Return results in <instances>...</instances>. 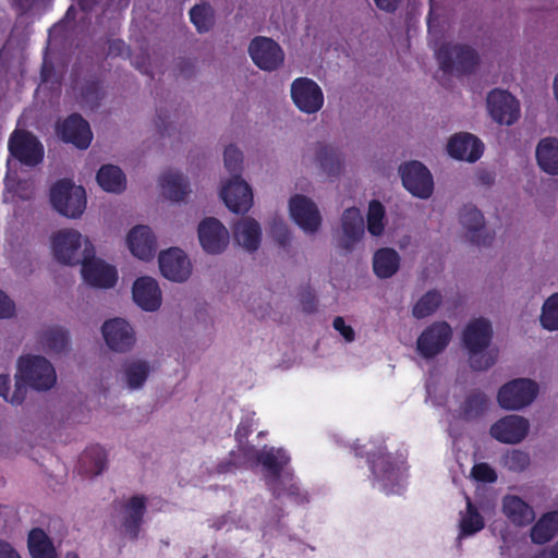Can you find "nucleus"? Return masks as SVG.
I'll use <instances>...</instances> for the list:
<instances>
[{
    "label": "nucleus",
    "instance_id": "nucleus-1",
    "mask_svg": "<svg viewBox=\"0 0 558 558\" xmlns=\"http://www.w3.org/2000/svg\"><path fill=\"white\" fill-rule=\"evenodd\" d=\"M492 323L483 317L471 319L462 331V343L468 362L474 371H486L496 362V353L489 349L493 340Z\"/></svg>",
    "mask_w": 558,
    "mask_h": 558
},
{
    "label": "nucleus",
    "instance_id": "nucleus-2",
    "mask_svg": "<svg viewBox=\"0 0 558 558\" xmlns=\"http://www.w3.org/2000/svg\"><path fill=\"white\" fill-rule=\"evenodd\" d=\"M52 258L64 266L80 265L95 255V246L87 235L74 228H62L49 236Z\"/></svg>",
    "mask_w": 558,
    "mask_h": 558
},
{
    "label": "nucleus",
    "instance_id": "nucleus-3",
    "mask_svg": "<svg viewBox=\"0 0 558 558\" xmlns=\"http://www.w3.org/2000/svg\"><path fill=\"white\" fill-rule=\"evenodd\" d=\"M15 378L37 391H47L57 383L52 363L41 355H25L17 361Z\"/></svg>",
    "mask_w": 558,
    "mask_h": 558
},
{
    "label": "nucleus",
    "instance_id": "nucleus-4",
    "mask_svg": "<svg viewBox=\"0 0 558 558\" xmlns=\"http://www.w3.org/2000/svg\"><path fill=\"white\" fill-rule=\"evenodd\" d=\"M50 203L61 216L78 219L87 206L85 189L71 180H59L50 189Z\"/></svg>",
    "mask_w": 558,
    "mask_h": 558
},
{
    "label": "nucleus",
    "instance_id": "nucleus-5",
    "mask_svg": "<svg viewBox=\"0 0 558 558\" xmlns=\"http://www.w3.org/2000/svg\"><path fill=\"white\" fill-rule=\"evenodd\" d=\"M539 392L538 384L530 378H515L504 384L497 392L498 405L507 411H520L530 407Z\"/></svg>",
    "mask_w": 558,
    "mask_h": 558
},
{
    "label": "nucleus",
    "instance_id": "nucleus-6",
    "mask_svg": "<svg viewBox=\"0 0 558 558\" xmlns=\"http://www.w3.org/2000/svg\"><path fill=\"white\" fill-rule=\"evenodd\" d=\"M244 462L253 463L259 462L267 470L268 485L271 487L275 494L278 496L281 494L279 485L289 480L288 474L281 472L284 465L289 462V457L281 449L265 448L262 452H258L253 447H246L242 449Z\"/></svg>",
    "mask_w": 558,
    "mask_h": 558
},
{
    "label": "nucleus",
    "instance_id": "nucleus-7",
    "mask_svg": "<svg viewBox=\"0 0 558 558\" xmlns=\"http://www.w3.org/2000/svg\"><path fill=\"white\" fill-rule=\"evenodd\" d=\"M364 236L365 221L360 209L354 206L345 208L339 218V227L333 233L336 247L341 253H352Z\"/></svg>",
    "mask_w": 558,
    "mask_h": 558
},
{
    "label": "nucleus",
    "instance_id": "nucleus-8",
    "mask_svg": "<svg viewBox=\"0 0 558 558\" xmlns=\"http://www.w3.org/2000/svg\"><path fill=\"white\" fill-rule=\"evenodd\" d=\"M100 331L106 345L114 353H129L136 347L135 327L126 318L113 317L106 319Z\"/></svg>",
    "mask_w": 558,
    "mask_h": 558
},
{
    "label": "nucleus",
    "instance_id": "nucleus-9",
    "mask_svg": "<svg viewBox=\"0 0 558 558\" xmlns=\"http://www.w3.org/2000/svg\"><path fill=\"white\" fill-rule=\"evenodd\" d=\"M154 372L151 361L141 356H130L121 363L116 379L122 389L137 392L146 387Z\"/></svg>",
    "mask_w": 558,
    "mask_h": 558
},
{
    "label": "nucleus",
    "instance_id": "nucleus-10",
    "mask_svg": "<svg viewBox=\"0 0 558 558\" xmlns=\"http://www.w3.org/2000/svg\"><path fill=\"white\" fill-rule=\"evenodd\" d=\"M304 158L313 161L318 171L335 181L344 172V156L339 148L325 142H316L308 149Z\"/></svg>",
    "mask_w": 558,
    "mask_h": 558
},
{
    "label": "nucleus",
    "instance_id": "nucleus-11",
    "mask_svg": "<svg viewBox=\"0 0 558 558\" xmlns=\"http://www.w3.org/2000/svg\"><path fill=\"white\" fill-rule=\"evenodd\" d=\"M290 96L295 108L304 114H316L325 102L322 87L312 78L298 77L290 85Z\"/></svg>",
    "mask_w": 558,
    "mask_h": 558
},
{
    "label": "nucleus",
    "instance_id": "nucleus-12",
    "mask_svg": "<svg viewBox=\"0 0 558 558\" xmlns=\"http://www.w3.org/2000/svg\"><path fill=\"white\" fill-rule=\"evenodd\" d=\"M247 52L252 62L265 72L279 70L286 59L281 46L272 38L265 36L254 37L248 44Z\"/></svg>",
    "mask_w": 558,
    "mask_h": 558
},
{
    "label": "nucleus",
    "instance_id": "nucleus-13",
    "mask_svg": "<svg viewBox=\"0 0 558 558\" xmlns=\"http://www.w3.org/2000/svg\"><path fill=\"white\" fill-rule=\"evenodd\" d=\"M402 185L414 197L428 199L434 193V179L421 161H409L399 167Z\"/></svg>",
    "mask_w": 558,
    "mask_h": 558
},
{
    "label": "nucleus",
    "instance_id": "nucleus-14",
    "mask_svg": "<svg viewBox=\"0 0 558 558\" xmlns=\"http://www.w3.org/2000/svg\"><path fill=\"white\" fill-rule=\"evenodd\" d=\"M289 214L300 229L306 234H316L323 223V217L317 204L308 196L295 194L290 197Z\"/></svg>",
    "mask_w": 558,
    "mask_h": 558
},
{
    "label": "nucleus",
    "instance_id": "nucleus-15",
    "mask_svg": "<svg viewBox=\"0 0 558 558\" xmlns=\"http://www.w3.org/2000/svg\"><path fill=\"white\" fill-rule=\"evenodd\" d=\"M219 195L227 208L235 214H245L253 206V190L241 175L222 180Z\"/></svg>",
    "mask_w": 558,
    "mask_h": 558
},
{
    "label": "nucleus",
    "instance_id": "nucleus-16",
    "mask_svg": "<svg viewBox=\"0 0 558 558\" xmlns=\"http://www.w3.org/2000/svg\"><path fill=\"white\" fill-rule=\"evenodd\" d=\"M452 335V328L447 322H434L418 336L416 350L423 357L432 359L445 351Z\"/></svg>",
    "mask_w": 558,
    "mask_h": 558
},
{
    "label": "nucleus",
    "instance_id": "nucleus-17",
    "mask_svg": "<svg viewBox=\"0 0 558 558\" xmlns=\"http://www.w3.org/2000/svg\"><path fill=\"white\" fill-rule=\"evenodd\" d=\"M530 429L531 424L526 417L508 414L490 425L489 435L500 444L517 445L527 437Z\"/></svg>",
    "mask_w": 558,
    "mask_h": 558
},
{
    "label": "nucleus",
    "instance_id": "nucleus-18",
    "mask_svg": "<svg viewBox=\"0 0 558 558\" xmlns=\"http://www.w3.org/2000/svg\"><path fill=\"white\" fill-rule=\"evenodd\" d=\"M125 245L133 257L149 262L158 251V240L154 230L146 225L132 227L125 234Z\"/></svg>",
    "mask_w": 558,
    "mask_h": 558
},
{
    "label": "nucleus",
    "instance_id": "nucleus-19",
    "mask_svg": "<svg viewBox=\"0 0 558 558\" xmlns=\"http://www.w3.org/2000/svg\"><path fill=\"white\" fill-rule=\"evenodd\" d=\"M486 107L490 118L499 124L511 125L520 117L519 101L504 89L496 88L489 92Z\"/></svg>",
    "mask_w": 558,
    "mask_h": 558
},
{
    "label": "nucleus",
    "instance_id": "nucleus-20",
    "mask_svg": "<svg viewBox=\"0 0 558 558\" xmlns=\"http://www.w3.org/2000/svg\"><path fill=\"white\" fill-rule=\"evenodd\" d=\"M197 235L202 248L213 255L225 252L230 242L228 229L214 217L204 218L198 223Z\"/></svg>",
    "mask_w": 558,
    "mask_h": 558
},
{
    "label": "nucleus",
    "instance_id": "nucleus-21",
    "mask_svg": "<svg viewBox=\"0 0 558 558\" xmlns=\"http://www.w3.org/2000/svg\"><path fill=\"white\" fill-rule=\"evenodd\" d=\"M161 275L173 282H184L192 275V263L184 251L170 247L161 251L158 256Z\"/></svg>",
    "mask_w": 558,
    "mask_h": 558
},
{
    "label": "nucleus",
    "instance_id": "nucleus-22",
    "mask_svg": "<svg viewBox=\"0 0 558 558\" xmlns=\"http://www.w3.org/2000/svg\"><path fill=\"white\" fill-rule=\"evenodd\" d=\"M441 66L448 71L470 72L478 64L476 51L464 45H449L438 51Z\"/></svg>",
    "mask_w": 558,
    "mask_h": 558
},
{
    "label": "nucleus",
    "instance_id": "nucleus-23",
    "mask_svg": "<svg viewBox=\"0 0 558 558\" xmlns=\"http://www.w3.org/2000/svg\"><path fill=\"white\" fill-rule=\"evenodd\" d=\"M9 149L21 162L35 166L43 160L44 148L29 132L16 130L10 137Z\"/></svg>",
    "mask_w": 558,
    "mask_h": 558
},
{
    "label": "nucleus",
    "instance_id": "nucleus-24",
    "mask_svg": "<svg viewBox=\"0 0 558 558\" xmlns=\"http://www.w3.org/2000/svg\"><path fill=\"white\" fill-rule=\"evenodd\" d=\"M81 265L82 277L92 287L109 289L118 280L116 268L102 259L96 258L95 255L90 258H85Z\"/></svg>",
    "mask_w": 558,
    "mask_h": 558
},
{
    "label": "nucleus",
    "instance_id": "nucleus-25",
    "mask_svg": "<svg viewBox=\"0 0 558 558\" xmlns=\"http://www.w3.org/2000/svg\"><path fill=\"white\" fill-rule=\"evenodd\" d=\"M134 303L145 312H156L162 304V292L158 281L149 276L137 278L132 286Z\"/></svg>",
    "mask_w": 558,
    "mask_h": 558
},
{
    "label": "nucleus",
    "instance_id": "nucleus-26",
    "mask_svg": "<svg viewBox=\"0 0 558 558\" xmlns=\"http://www.w3.org/2000/svg\"><path fill=\"white\" fill-rule=\"evenodd\" d=\"M465 236L477 245H486L492 241V234L486 227L485 218L473 205H465L459 215Z\"/></svg>",
    "mask_w": 558,
    "mask_h": 558
},
{
    "label": "nucleus",
    "instance_id": "nucleus-27",
    "mask_svg": "<svg viewBox=\"0 0 558 558\" xmlns=\"http://www.w3.org/2000/svg\"><path fill=\"white\" fill-rule=\"evenodd\" d=\"M483 150V143L471 133H457L447 143V151L450 157L471 163L482 157Z\"/></svg>",
    "mask_w": 558,
    "mask_h": 558
},
{
    "label": "nucleus",
    "instance_id": "nucleus-28",
    "mask_svg": "<svg viewBox=\"0 0 558 558\" xmlns=\"http://www.w3.org/2000/svg\"><path fill=\"white\" fill-rule=\"evenodd\" d=\"M59 136L80 149H86L92 142L93 133L89 124L78 114H71L58 125Z\"/></svg>",
    "mask_w": 558,
    "mask_h": 558
},
{
    "label": "nucleus",
    "instance_id": "nucleus-29",
    "mask_svg": "<svg viewBox=\"0 0 558 558\" xmlns=\"http://www.w3.org/2000/svg\"><path fill=\"white\" fill-rule=\"evenodd\" d=\"M161 194L173 203H182L192 193L189 178L177 170L165 171L158 180Z\"/></svg>",
    "mask_w": 558,
    "mask_h": 558
},
{
    "label": "nucleus",
    "instance_id": "nucleus-30",
    "mask_svg": "<svg viewBox=\"0 0 558 558\" xmlns=\"http://www.w3.org/2000/svg\"><path fill=\"white\" fill-rule=\"evenodd\" d=\"M505 517L517 526H525L535 519L533 508L517 495H506L501 500Z\"/></svg>",
    "mask_w": 558,
    "mask_h": 558
},
{
    "label": "nucleus",
    "instance_id": "nucleus-31",
    "mask_svg": "<svg viewBox=\"0 0 558 558\" xmlns=\"http://www.w3.org/2000/svg\"><path fill=\"white\" fill-rule=\"evenodd\" d=\"M235 242L248 252H254L259 247L262 240L260 225L251 217L239 220L234 226Z\"/></svg>",
    "mask_w": 558,
    "mask_h": 558
},
{
    "label": "nucleus",
    "instance_id": "nucleus-32",
    "mask_svg": "<svg viewBox=\"0 0 558 558\" xmlns=\"http://www.w3.org/2000/svg\"><path fill=\"white\" fill-rule=\"evenodd\" d=\"M401 264L400 254L391 247H381L374 252L372 267L379 279H388L395 276Z\"/></svg>",
    "mask_w": 558,
    "mask_h": 558
},
{
    "label": "nucleus",
    "instance_id": "nucleus-33",
    "mask_svg": "<svg viewBox=\"0 0 558 558\" xmlns=\"http://www.w3.org/2000/svg\"><path fill=\"white\" fill-rule=\"evenodd\" d=\"M96 180L99 186L108 193L121 194L126 190V177L122 169L114 165L100 167Z\"/></svg>",
    "mask_w": 558,
    "mask_h": 558
},
{
    "label": "nucleus",
    "instance_id": "nucleus-34",
    "mask_svg": "<svg viewBox=\"0 0 558 558\" xmlns=\"http://www.w3.org/2000/svg\"><path fill=\"white\" fill-rule=\"evenodd\" d=\"M536 160L544 172L558 175V140L543 138L536 147Z\"/></svg>",
    "mask_w": 558,
    "mask_h": 558
},
{
    "label": "nucleus",
    "instance_id": "nucleus-35",
    "mask_svg": "<svg viewBox=\"0 0 558 558\" xmlns=\"http://www.w3.org/2000/svg\"><path fill=\"white\" fill-rule=\"evenodd\" d=\"M365 221V232L374 239H380L386 234L388 218L385 206L376 199L368 203Z\"/></svg>",
    "mask_w": 558,
    "mask_h": 558
},
{
    "label": "nucleus",
    "instance_id": "nucleus-36",
    "mask_svg": "<svg viewBox=\"0 0 558 558\" xmlns=\"http://www.w3.org/2000/svg\"><path fill=\"white\" fill-rule=\"evenodd\" d=\"M39 343L48 352L63 353L70 348V336L63 327L52 326L39 333Z\"/></svg>",
    "mask_w": 558,
    "mask_h": 558
},
{
    "label": "nucleus",
    "instance_id": "nucleus-37",
    "mask_svg": "<svg viewBox=\"0 0 558 558\" xmlns=\"http://www.w3.org/2000/svg\"><path fill=\"white\" fill-rule=\"evenodd\" d=\"M558 533V511L545 513L531 529V539L535 544H545Z\"/></svg>",
    "mask_w": 558,
    "mask_h": 558
},
{
    "label": "nucleus",
    "instance_id": "nucleus-38",
    "mask_svg": "<svg viewBox=\"0 0 558 558\" xmlns=\"http://www.w3.org/2000/svg\"><path fill=\"white\" fill-rule=\"evenodd\" d=\"M466 509L464 512L460 513V521H459V538H462L464 536L473 535L481 530H483L485 523L484 519L476 509V507L472 504L471 499L466 496Z\"/></svg>",
    "mask_w": 558,
    "mask_h": 558
},
{
    "label": "nucleus",
    "instance_id": "nucleus-39",
    "mask_svg": "<svg viewBox=\"0 0 558 558\" xmlns=\"http://www.w3.org/2000/svg\"><path fill=\"white\" fill-rule=\"evenodd\" d=\"M28 548L33 558H57L56 548L49 536L40 529L28 535Z\"/></svg>",
    "mask_w": 558,
    "mask_h": 558
},
{
    "label": "nucleus",
    "instance_id": "nucleus-40",
    "mask_svg": "<svg viewBox=\"0 0 558 558\" xmlns=\"http://www.w3.org/2000/svg\"><path fill=\"white\" fill-rule=\"evenodd\" d=\"M145 511V500L142 497L135 496L131 498L123 510V525L125 531L135 537L137 527L142 521Z\"/></svg>",
    "mask_w": 558,
    "mask_h": 558
},
{
    "label": "nucleus",
    "instance_id": "nucleus-41",
    "mask_svg": "<svg viewBox=\"0 0 558 558\" xmlns=\"http://www.w3.org/2000/svg\"><path fill=\"white\" fill-rule=\"evenodd\" d=\"M490 400L482 391L471 392L464 400L461 413L464 418L472 420L484 415L489 409Z\"/></svg>",
    "mask_w": 558,
    "mask_h": 558
},
{
    "label": "nucleus",
    "instance_id": "nucleus-42",
    "mask_svg": "<svg viewBox=\"0 0 558 558\" xmlns=\"http://www.w3.org/2000/svg\"><path fill=\"white\" fill-rule=\"evenodd\" d=\"M441 302L442 295L439 291H427L412 307V315L417 319L428 317L437 311Z\"/></svg>",
    "mask_w": 558,
    "mask_h": 558
},
{
    "label": "nucleus",
    "instance_id": "nucleus-43",
    "mask_svg": "<svg viewBox=\"0 0 558 558\" xmlns=\"http://www.w3.org/2000/svg\"><path fill=\"white\" fill-rule=\"evenodd\" d=\"M539 324L547 331H558V292L553 293L544 301Z\"/></svg>",
    "mask_w": 558,
    "mask_h": 558
},
{
    "label": "nucleus",
    "instance_id": "nucleus-44",
    "mask_svg": "<svg viewBox=\"0 0 558 558\" xmlns=\"http://www.w3.org/2000/svg\"><path fill=\"white\" fill-rule=\"evenodd\" d=\"M81 463L86 473L99 475L106 468L107 453L100 447L90 448L83 453Z\"/></svg>",
    "mask_w": 558,
    "mask_h": 558
},
{
    "label": "nucleus",
    "instance_id": "nucleus-45",
    "mask_svg": "<svg viewBox=\"0 0 558 558\" xmlns=\"http://www.w3.org/2000/svg\"><path fill=\"white\" fill-rule=\"evenodd\" d=\"M190 19L199 33L208 32L214 25V10L208 3L195 4L190 10Z\"/></svg>",
    "mask_w": 558,
    "mask_h": 558
},
{
    "label": "nucleus",
    "instance_id": "nucleus-46",
    "mask_svg": "<svg viewBox=\"0 0 558 558\" xmlns=\"http://www.w3.org/2000/svg\"><path fill=\"white\" fill-rule=\"evenodd\" d=\"M15 379L14 389L12 390L9 375H0V397L12 404H21L26 396V387L23 386L20 379Z\"/></svg>",
    "mask_w": 558,
    "mask_h": 558
},
{
    "label": "nucleus",
    "instance_id": "nucleus-47",
    "mask_svg": "<svg viewBox=\"0 0 558 558\" xmlns=\"http://www.w3.org/2000/svg\"><path fill=\"white\" fill-rule=\"evenodd\" d=\"M504 468L511 472H523L531 463L530 454L520 449L508 450L500 459Z\"/></svg>",
    "mask_w": 558,
    "mask_h": 558
},
{
    "label": "nucleus",
    "instance_id": "nucleus-48",
    "mask_svg": "<svg viewBox=\"0 0 558 558\" xmlns=\"http://www.w3.org/2000/svg\"><path fill=\"white\" fill-rule=\"evenodd\" d=\"M372 469L375 475L384 482L385 486L399 481L401 477L400 469L392 468L387 457H380L373 461Z\"/></svg>",
    "mask_w": 558,
    "mask_h": 558
},
{
    "label": "nucleus",
    "instance_id": "nucleus-49",
    "mask_svg": "<svg viewBox=\"0 0 558 558\" xmlns=\"http://www.w3.org/2000/svg\"><path fill=\"white\" fill-rule=\"evenodd\" d=\"M223 163L227 171L233 175H241L243 165V154L234 145H229L223 151Z\"/></svg>",
    "mask_w": 558,
    "mask_h": 558
},
{
    "label": "nucleus",
    "instance_id": "nucleus-50",
    "mask_svg": "<svg viewBox=\"0 0 558 558\" xmlns=\"http://www.w3.org/2000/svg\"><path fill=\"white\" fill-rule=\"evenodd\" d=\"M471 477L477 482L494 483L497 481V473L488 463L481 462L471 469Z\"/></svg>",
    "mask_w": 558,
    "mask_h": 558
},
{
    "label": "nucleus",
    "instance_id": "nucleus-51",
    "mask_svg": "<svg viewBox=\"0 0 558 558\" xmlns=\"http://www.w3.org/2000/svg\"><path fill=\"white\" fill-rule=\"evenodd\" d=\"M16 314L14 301L0 290V319H10Z\"/></svg>",
    "mask_w": 558,
    "mask_h": 558
},
{
    "label": "nucleus",
    "instance_id": "nucleus-52",
    "mask_svg": "<svg viewBox=\"0 0 558 558\" xmlns=\"http://www.w3.org/2000/svg\"><path fill=\"white\" fill-rule=\"evenodd\" d=\"M271 234L280 245H286L289 242L290 234L288 227L281 220L274 221L271 226Z\"/></svg>",
    "mask_w": 558,
    "mask_h": 558
},
{
    "label": "nucleus",
    "instance_id": "nucleus-53",
    "mask_svg": "<svg viewBox=\"0 0 558 558\" xmlns=\"http://www.w3.org/2000/svg\"><path fill=\"white\" fill-rule=\"evenodd\" d=\"M332 326L345 339V341H354L355 332L351 326L345 324L343 317L337 316L333 319Z\"/></svg>",
    "mask_w": 558,
    "mask_h": 558
},
{
    "label": "nucleus",
    "instance_id": "nucleus-54",
    "mask_svg": "<svg viewBox=\"0 0 558 558\" xmlns=\"http://www.w3.org/2000/svg\"><path fill=\"white\" fill-rule=\"evenodd\" d=\"M0 558H21L19 553L5 541L0 539Z\"/></svg>",
    "mask_w": 558,
    "mask_h": 558
},
{
    "label": "nucleus",
    "instance_id": "nucleus-55",
    "mask_svg": "<svg viewBox=\"0 0 558 558\" xmlns=\"http://www.w3.org/2000/svg\"><path fill=\"white\" fill-rule=\"evenodd\" d=\"M374 1L380 10H384L387 12H393L399 4V0H374Z\"/></svg>",
    "mask_w": 558,
    "mask_h": 558
},
{
    "label": "nucleus",
    "instance_id": "nucleus-56",
    "mask_svg": "<svg viewBox=\"0 0 558 558\" xmlns=\"http://www.w3.org/2000/svg\"><path fill=\"white\" fill-rule=\"evenodd\" d=\"M124 49L125 46L122 41H113L109 46V52L114 54H121Z\"/></svg>",
    "mask_w": 558,
    "mask_h": 558
},
{
    "label": "nucleus",
    "instance_id": "nucleus-57",
    "mask_svg": "<svg viewBox=\"0 0 558 558\" xmlns=\"http://www.w3.org/2000/svg\"><path fill=\"white\" fill-rule=\"evenodd\" d=\"M250 433V426L248 425H245V424H241L239 427H238V430H236V437L239 438V440L241 441V438L243 437H246Z\"/></svg>",
    "mask_w": 558,
    "mask_h": 558
},
{
    "label": "nucleus",
    "instance_id": "nucleus-58",
    "mask_svg": "<svg viewBox=\"0 0 558 558\" xmlns=\"http://www.w3.org/2000/svg\"><path fill=\"white\" fill-rule=\"evenodd\" d=\"M553 94H554L555 99L558 102V74L554 77V81H553Z\"/></svg>",
    "mask_w": 558,
    "mask_h": 558
},
{
    "label": "nucleus",
    "instance_id": "nucleus-59",
    "mask_svg": "<svg viewBox=\"0 0 558 558\" xmlns=\"http://www.w3.org/2000/svg\"><path fill=\"white\" fill-rule=\"evenodd\" d=\"M532 558H555L554 555L550 553V550H543L538 555L532 557Z\"/></svg>",
    "mask_w": 558,
    "mask_h": 558
},
{
    "label": "nucleus",
    "instance_id": "nucleus-60",
    "mask_svg": "<svg viewBox=\"0 0 558 558\" xmlns=\"http://www.w3.org/2000/svg\"><path fill=\"white\" fill-rule=\"evenodd\" d=\"M550 553L554 555L555 558H558V542L555 544V546L550 549Z\"/></svg>",
    "mask_w": 558,
    "mask_h": 558
},
{
    "label": "nucleus",
    "instance_id": "nucleus-61",
    "mask_svg": "<svg viewBox=\"0 0 558 558\" xmlns=\"http://www.w3.org/2000/svg\"><path fill=\"white\" fill-rule=\"evenodd\" d=\"M64 558H78V555L74 551H69Z\"/></svg>",
    "mask_w": 558,
    "mask_h": 558
},
{
    "label": "nucleus",
    "instance_id": "nucleus-62",
    "mask_svg": "<svg viewBox=\"0 0 558 558\" xmlns=\"http://www.w3.org/2000/svg\"><path fill=\"white\" fill-rule=\"evenodd\" d=\"M134 64H135V66H136L137 69H140L141 71H143V72H145V73L147 72L146 68H145L143 64H140V63H137V62H134Z\"/></svg>",
    "mask_w": 558,
    "mask_h": 558
}]
</instances>
